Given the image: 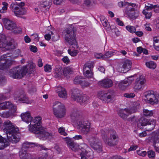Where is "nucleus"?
Masks as SVG:
<instances>
[{
	"instance_id": "f257e3e1",
	"label": "nucleus",
	"mask_w": 159,
	"mask_h": 159,
	"mask_svg": "<svg viewBox=\"0 0 159 159\" xmlns=\"http://www.w3.org/2000/svg\"><path fill=\"white\" fill-rule=\"evenodd\" d=\"M41 118L38 116L32 119L30 124L29 125V130L31 132L38 134V137L40 139L51 138L54 136L53 133H49L41 125Z\"/></svg>"
},
{
	"instance_id": "f03ea898",
	"label": "nucleus",
	"mask_w": 159,
	"mask_h": 159,
	"mask_svg": "<svg viewBox=\"0 0 159 159\" xmlns=\"http://www.w3.org/2000/svg\"><path fill=\"white\" fill-rule=\"evenodd\" d=\"M3 131L6 134L8 140L13 143H16L19 139L16 136L19 131L18 128H16L15 125L9 120L5 121L3 123Z\"/></svg>"
},
{
	"instance_id": "7ed1b4c3",
	"label": "nucleus",
	"mask_w": 159,
	"mask_h": 159,
	"mask_svg": "<svg viewBox=\"0 0 159 159\" xmlns=\"http://www.w3.org/2000/svg\"><path fill=\"white\" fill-rule=\"evenodd\" d=\"M75 30L73 26L69 25L63 31V33L64 34L66 41L71 45H75L77 43L76 40V35L75 33Z\"/></svg>"
},
{
	"instance_id": "20e7f679",
	"label": "nucleus",
	"mask_w": 159,
	"mask_h": 159,
	"mask_svg": "<svg viewBox=\"0 0 159 159\" xmlns=\"http://www.w3.org/2000/svg\"><path fill=\"white\" fill-rule=\"evenodd\" d=\"M53 113L58 118L64 117L66 114V109L64 104L58 102L53 103L52 106Z\"/></svg>"
},
{
	"instance_id": "39448f33",
	"label": "nucleus",
	"mask_w": 159,
	"mask_h": 159,
	"mask_svg": "<svg viewBox=\"0 0 159 159\" xmlns=\"http://www.w3.org/2000/svg\"><path fill=\"white\" fill-rule=\"evenodd\" d=\"M139 106V102H134L133 104V107L131 108L120 109L118 111V114L121 118L125 119L131 114L136 112Z\"/></svg>"
},
{
	"instance_id": "423d86ee",
	"label": "nucleus",
	"mask_w": 159,
	"mask_h": 159,
	"mask_svg": "<svg viewBox=\"0 0 159 159\" xmlns=\"http://www.w3.org/2000/svg\"><path fill=\"white\" fill-rule=\"evenodd\" d=\"M27 70L26 67H17L13 68L10 71V76L13 79H21L26 72Z\"/></svg>"
},
{
	"instance_id": "0eeeda50",
	"label": "nucleus",
	"mask_w": 159,
	"mask_h": 159,
	"mask_svg": "<svg viewBox=\"0 0 159 159\" xmlns=\"http://www.w3.org/2000/svg\"><path fill=\"white\" fill-rule=\"evenodd\" d=\"M145 100L150 104H157L159 102L158 94H155L154 92L152 90H149L144 93Z\"/></svg>"
},
{
	"instance_id": "6e6552de",
	"label": "nucleus",
	"mask_w": 159,
	"mask_h": 159,
	"mask_svg": "<svg viewBox=\"0 0 159 159\" xmlns=\"http://www.w3.org/2000/svg\"><path fill=\"white\" fill-rule=\"evenodd\" d=\"M10 9L14 13L15 15L19 17H21V16L25 14L26 12L25 9L23 7L20 8L16 2L12 3L10 5Z\"/></svg>"
},
{
	"instance_id": "1a4fd4ad",
	"label": "nucleus",
	"mask_w": 159,
	"mask_h": 159,
	"mask_svg": "<svg viewBox=\"0 0 159 159\" xmlns=\"http://www.w3.org/2000/svg\"><path fill=\"white\" fill-rule=\"evenodd\" d=\"M110 138H107L104 141L106 144L110 146H114L117 143V140L118 137L117 134L115 130L110 131Z\"/></svg>"
},
{
	"instance_id": "9d476101",
	"label": "nucleus",
	"mask_w": 159,
	"mask_h": 159,
	"mask_svg": "<svg viewBox=\"0 0 159 159\" xmlns=\"http://www.w3.org/2000/svg\"><path fill=\"white\" fill-rule=\"evenodd\" d=\"M146 80L144 76L141 75L136 79L134 84L133 88L135 92H138L143 89Z\"/></svg>"
},
{
	"instance_id": "9b49d317",
	"label": "nucleus",
	"mask_w": 159,
	"mask_h": 159,
	"mask_svg": "<svg viewBox=\"0 0 159 159\" xmlns=\"http://www.w3.org/2000/svg\"><path fill=\"white\" fill-rule=\"evenodd\" d=\"M115 97L114 92L113 91H111L102 94L99 96V98L104 102L108 103L112 101L114 99Z\"/></svg>"
},
{
	"instance_id": "f8f14e48",
	"label": "nucleus",
	"mask_w": 159,
	"mask_h": 159,
	"mask_svg": "<svg viewBox=\"0 0 159 159\" xmlns=\"http://www.w3.org/2000/svg\"><path fill=\"white\" fill-rule=\"evenodd\" d=\"M89 141L90 145L94 149L98 152L102 151V144L98 139L95 138L89 139Z\"/></svg>"
},
{
	"instance_id": "ddd939ff",
	"label": "nucleus",
	"mask_w": 159,
	"mask_h": 159,
	"mask_svg": "<svg viewBox=\"0 0 159 159\" xmlns=\"http://www.w3.org/2000/svg\"><path fill=\"white\" fill-rule=\"evenodd\" d=\"M79 129L83 134H86L90 131L91 124L88 121L79 122Z\"/></svg>"
},
{
	"instance_id": "4468645a",
	"label": "nucleus",
	"mask_w": 159,
	"mask_h": 159,
	"mask_svg": "<svg viewBox=\"0 0 159 159\" xmlns=\"http://www.w3.org/2000/svg\"><path fill=\"white\" fill-rule=\"evenodd\" d=\"M36 146L39 148V149L41 150H46L47 148L42 145H40L37 143H30L26 142L23 143L22 148V151L25 152V149H27L29 148Z\"/></svg>"
},
{
	"instance_id": "2eb2a0df",
	"label": "nucleus",
	"mask_w": 159,
	"mask_h": 159,
	"mask_svg": "<svg viewBox=\"0 0 159 159\" xmlns=\"http://www.w3.org/2000/svg\"><path fill=\"white\" fill-rule=\"evenodd\" d=\"M122 68L121 67L118 68V71L125 73L128 71L131 68L132 62L128 60H125L123 63Z\"/></svg>"
},
{
	"instance_id": "dca6fc26",
	"label": "nucleus",
	"mask_w": 159,
	"mask_h": 159,
	"mask_svg": "<svg viewBox=\"0 0 159 159\" xmlns=\"http://www.w3.org/2000/svg\"><path fill=\"white\" fill-rule=\"evenodd\" d=\"M6 55H4L0 57V69L3 70L8 68L9 65V60L7 59Z\"/></svg>"
},
{
	"instance_id": "f3484780",
	"label": "nucleus",
	"mask_w": 159,
	"mask_h": 159,
	"mask_svg": "<svg viewBox=\"0 0 159 159\" xmlns=\"http://www.w3.org/2000/svg\"><path fill=\"white\" fill-rule=\"evenodd\" d=\"M155 121L153 120H148L144 117H141L138 121V125H141L142 126H145L147 125H152V127L151 130L153 129L154 127Z\"/></svg>"
},
{
	"instance_id": "a211bd4d",
	"label": "nucleus",
	"mask_w": 159,
	"mask_h": 159,
	"mask_svg": "<svg viewBox=\"0 0 159 159\" xmlns=\"http://www.w3.org/2000/svg\"><path fill=\"white\" fill-rule=\"evenodd\" d=\"M65 141L67 145L72 151H76L80 149L78 145L74 142L71 139L67 138L65 139Z\"/></svg>"
},
{
	"instance_id": "6ab92c4d",
	"label": "nucleus",
	"mask_w": 159,
	"mask_h": 159,
	"mask_svg": "<svg viewBox=\"0 0 159 159\" xmlns=\"http://www.w3.org/2000/svg\"><path fill=\"white\" fill-rule=\"evenodd\" d=\"M5 28L7 30H12L16 27V24L13 21L8 19H4L3 20Z\"/></svg>"
},
{
	"instance_id": "aec40b11",
	"label": "nucleus",
	"mask_w": 159,
	"mask_h": 159,
	"mask_svg": "<svg viewBox=\"0 0 159 159\" xmlns=\"http://www.w3.org/2000/svg\"><path fill=\"white\" fill-rule=\"evenodd\" d=\"M14 97V99L16 100V102L17 101H19L23 103H29L28 98L25 94L23 93H16L15 94Z\"/></svg>"
},
{
	"instance_id": "412c9836",
	"label": "nucleus",
	"mask_w": 159,
	"mask_h": 159,
	"mask_svg": "<svg viewBox=\"0 0 159 159\" xmlns=\"http://www.w3.org/2000/svg\"><path fill=\"white\" fill-rule=\"evenodd\" d=\"M83 73L84 76L88 79L93 77V74L91 70L90 66L87 64L84 65L83 70Z\"/></svg>"
},
{
	"instance_id": "4be33fe9",
	"label": "nucleus",
	"mask_w": 159,
	"mask_h": 159,
	"mask_svg": "<svg viewBox=\"0 0 159 159\" xmlns=\"http://www.w3.org/2000/svg\"><path fill=\"white\" fill-rule=\"evenodd\" d=\"M52 2V0H43L39 5V7L43 11L48 9L50 7Z\"/></svg>"
},
{
	"instance_id": "5701e85b",
	"label": "nucleus",
	"mask_w": 159,
	"mask_h": 159,
	"mask_svg": "<svg viewBox=\"0 0 159 159\" xmlns=\"http://www.w3.org/2000/svg\"><path fill=\"white\" fill-rule=\"evenodd\" d=\"M98 84L105 88L111 87L113 85L112 81L109 79H106L99 81Z\"/></svg>"
},
{
	"instance_id": "b1692460",
	"label": "nucleus",
	"mask_w": 159,
	"mask_h": 159,
	"mask_svg": "<svg viewBox=\"0 0 159 159\" xmlns=\"http://www.w3.org/2000/svg\"><path fill=\"white\" fill-rule=\"evenodd\" d=\"M11 45V43H7L5 35L0 34V49L2 48H5L7 46Z\"/></svg>"
},
{
	"instance_id": "393cba45",
	"label": "nucleus",
	"mask_w": 159,
	"mask_h": 159,
	"mask_svg": "<svg viewBox=\"0 0 159 159\" xmlns=\"http://www.w3.org/2000/svg\"><path fill=\"white\" fill-rule=\"evenodd\" d=\"M127 14L131 19L134 20L139 16V13L138 11H135L134 8H132L127 11Z\"/></svg>"
},
{
	"instance_id": "a878e982",
	"label": "nucleus",
	"mask_w": 159,
	"mask_h": 159,
	"mask_svg": "<svg viewBox=\"0 0 159 159\" xmlns=\"http://www.w3.org/2000/svg\"><path fill=\"white\" fill-rule=\"evenodd\" d=\"M21 117L22 120L27 123L30 122L32 118L30 112L28 111L22 113Z\"/></svg>"
},
{
	"instance_id": "bb28decb",
	"label": "nucleus",
	"mask_w": 159,
	"mask_h": 159,
	"mask_svg": "<svg viewBox=\"0 0 159 159\" xmlns=\"http://www.w3.org/2000/svg\"><path fill=\"white\" fill-rule=\"evenodd\" d=\"M14 107L13 104L9 101L0 103V109H12Z\"/></svg>"
},
{
	"instance_id": "cd10ccee",
	"label": "nucleus",
	"mask_w": 159,
	"mask_h": 159,
	"mask_svg": "<svg viewBox=\"0 0 159 159\" xmlns=\"http://www.w3.org/2000/svg\"><path fill=\"white\" fill-rule=\"evenodd\" d=\"M57 91L60 97L64 98H67V93L64 88H62L61 86H59Z\"/></svg>"
},
{
	"instance_id": "c85d7f7f",
	"label": "nucleus",
	"mask_w": 159,
	"mask_h": 159,
	"mask_svg": "<svg viewBox=\"0 0 159 159\" xmlns=\"http://www.w3.org/2000/svg\"><path fill=\"white\" fill-rule=\"evenodd\" d=\"M81 115L80 112L77 109H74L70 114L71 119L73 120H77Z\"/></svg>"
},
{
	"instance_id": "c756f323",
	"label": "nucleus",
	"mask_w": 159,
	"mask_h": 159,
	"mask_svg": "<svg viewBox=\"0 0 159 159\" xmlns=\"http://www.w3.org/2000/svg\"><path fill=\"white\" fill-rule=\"evenodd\" d=\"M80 92L78 89L73 88L72 90L71 97L73 100L75 101L80 95Z\"/></svg>"
},
{
	"instance_id": "7c9ffc66",
	"label": "nucleus",
	"mask_w": 159,
	"mask_h": 159,
	"mask_svg": "<svg viewBox=\"0 0 159 159\" xmlns=\"http://www.w3.org/2000/svg\"><path fill=\"white\" fill-rule=\"evenodd\" d=\"M111 130H114L112 129H102L101 130V133L102 138L104 141L107 138L108 135L110 134V131Z\"/></svg>"
},
{
	"instance_id": "2f4dec72",
	"label": "nucleus",
	"mask_w": 159,
	"mask_h": 159,
	"mask_svg": "<svg viewBox=\"0 0 159 159\" xmlns=\"http://www.w3.org/2000/svg\"><path fill=\"white\" fill-rule=\"evenodd\" d=\"M9 145V143L6 139L0 135V149H3Z\"/></svg>"
},
{
	"instance_id": "473e14b6",
	"label": "nucleus",
	"mask_w": 159,
	"mask_h": 159,
	"mask_svg": "<svg viewBox=\"0 0 159 159\" xmlns=\"http://www.w3.org/2000/svg\"><path fill=\"white\" fill-rule=\"evenodd\" d=\"M55 76L56 78L61 77L64 75L63 70H62L61 68L59 67L56 68L55 71Z\"/></svg>"
},
{
	"instance_id": "72a5a7b5",
	"label": "nucleus",
	"mask_w": 159,
	"mask_h": 159,
	"mask_svg": "<svg viewBox=\"0 0 159 159\" xmlns=\"http://www.w3.org/2000/svg\"><path fill=\"white\" fill-rule=\"evenodd\" d=\"M127 82V81H126L125 80L121 81L118 84L119 87L121 90H125L126 88L129 85Z\"/></svg>"
},
{
	"instance_id": "f704fd0d",
	"label": "nucleus",
	"mask_w": 159,
	"mask_h": 159,
	"mask_svg": "<svg viewBox=\"0 0 159 159\" xmlns=\"http://www.w3.org/2000/svg\"><path fill=\"white\" fill-rule=\"evenodd\" d=\"M87 100V98L86 95H82L81 94L79 98H78L75 101L80 102L82 105Z\"/></svg>"
},
{
	"instance_id": "c9c22d12",
	"label": "nucleus",
	"mask_w": 159,
	"mask_h": 159,
	"mask_svg": "<svg viewBox=\"0 0 159 159\" xmlns=\"http://www.w3.org/2000/svg\"><path fill=\"white\" fill-rule=\"evenodd\" d=\"M145 65L148 68L152 69H154L157 66L156 63L152 61L146 62Z\"/></svg>"
},
{
	"instance_id": "e433bc0d",
	"label": "nucleus",
	"mask_w": 159,
	"mask_h": 159,
	"mask_svg": "<svg viewBox=\"0 0 159 159\" xmlns=\"http://www.w3.org/2000/svg\"><path fill=\"white\" fill-rule=\"evenodd\" d=\"M20 156L21 159H28L30 157L31 155L25 151L23 152V151H21L20 153Z\"/></svg>"
},
{
	"instance_id": "4c0bfd02",
	"label": "nucleus",
	"mask_w": 159,
	"mask_h": 159,
	"mask_svg": "<svg viewBox=\"0 0 159 159\" xmlns=\"http://www.w3.org/2000/svg\"><path fill=\"white\" fill-rule=\"evenodd\" d=\"M158 133H159V129L158 130ZM153 146L156 151L159 152V137L154 139Z\"/></svg>"
},
{
	"instance_id": "58836bf2",
	"label": "nucleus",
	"mask_w": 159,
	"mask_h": 159,
	"mask_svg": "<svg viewBox=\"0 0 159 159\" xmlns=\"http://www.w3.org/2000/svg\"><path fill=\"white\" fill-rule=\"evenodd\" d=\"M63 70L64 75L67 76L68 75L72 73L73 71V69L72 68L70 67H67L65 68Z\"/></svg>"
},
{
	"instance_id": "ea45409f",
	"label": "nucleus",
	"mask_w": 159,
	"mask_h": 159,
	"mask_svg": "<svg viewBox=\"0 0 159 159\" xmlns=\"http://www.w3.org/2000/svg\"><path fill=\"white\" fill-rule=\"evenodd\" d=\"M153 46L156 50L159 51V39H158L157 37L153 38Z\"/></svg>"
},
{
	"instance_id": "a19ab883",
	"label": "nucleus",
	"mask_w": 159,
	"mask_h": 159,
	"mask_svg": "<svg viewBox=\"0 0 159 159\" xmlns=\"http://www.w3.org/2000/svg\"><path fill=\"white\" fill-rule=\"evenodd\" d=\"M114 55V52L112 51H108L106 52L102 56V59L106 60L109 58Z\"/></svg>"
},
{
	"instance_id": "79ce46f5",
	"label": "nucleus",
	"mask_w": 159,
	"mask_h": 159,
	"mask_svg": "<svg viewBox=\"0 0 159 159\" xmlns=\"http://www.w3.org/2000/svg\"><path fill=\"white\" fill-rule=\"evenodd\" d=\"M142 13L144 15L146 19H150L152 15V12H149L148 11L146 10H143V11Z\"/></svg>"
},
{
	"instance_id": "37998d69",
	"label": "nucleus",
	"mask_w": 159,
	"mask_h": 159,
	"mask_svg": "<svg viewBox=\"0 0 159 159\" xmlns=\"http://www.w3.org/2000/svg\"><path fill=\"white\" fill-rule=\"evenodd\" d=\"M82 79L81 77L80 76H77L75 77L74 80V82L75 84H80L81 85L82 82Z\"/></svg>"
},
{
	"instance_id": "c03bdc74",
	"label": "nucleus",
	"mask_w": 159,
	"mask_h": 159,
	"mask_svg": "<svg viewBox=\"0 0 159 159\" xmlns=\"http://www.w3.org/2000/svg\"><path fill=\"white\" fill-rule=\"evenodd\" d=\"M143 114L145 116H151L153 115V112L152 111H149L147 109H144Z\"/></svg>"
},
{
	"instance_id": "a18cd8bd",
	"label": "nucleus",
	"mask_w": 159,
	"mask_h": 159,
	"mask_svg": "<svg viewBox=\"0 0 159 159\" xmlns=\"http://www.w3.org/2000/svg\"><path fill=\"white\" fill-rule=\"evenodd\" d=\"M126 29L129 32L131 33L135 32L136 29L134 27L130 25H127L126 27Z\"/></svg>"
},
{
	"instance_id": "49530a36",
	"label": "nucleus",
	"mask_w": 159,
	"mask_h": 159,
	"mask_svg": "<svg viewBox=\"0 0 159 159\" xmlns=\"http://www.w3.org/2000/svg\"><path fill=\"white\" fill-rule=\"evenodd\" d=\"M68 52L69 54L71 56L75 57L76 56L78 53V52L77 50H73L72 51L71 49H69Z\"/></svg>"
},
{
	"instance_id": "de8ad7c7",
	"label": "nucleus",
	"mask_w": 159,
	"mask_h": 159,
	"mask_svg": "<svg viewBox=\"0 0 159 159\" xmlns=\"http://www.w3.org/2000/svg\"><path fill=\"white\" fill-rule=\"evenodd\" d=\"M11 31L15 34H19L21 32L22 29L20 27H17L16 25V27Z\"/></svg>"
},
{
	"instance_id": "09e8293b",
	"label": "nucleus",
	"mask_w": 159,
	"mask_h": 159,
	"mask_svg": "<svg viewBox=\"0 0 159 159\" xmlns=\"http://www.w3.org/2000/svg\"><path fill=\"white\" fill-rule=\"evenodd\" d=\"M148 5L145 6V9L143 10H146V11H149L152 10L153 9L154 7H156L155 6H154V5L149 3H148Z\"/></svg>"
},
{
	"instance_id": "8fccbe9b",
	"label": "nucleus",
	"mask_w": 159,
	"mask_h": 159,
	"mask_svg": "<svg viewBox=\"0 0 159 159\" xmlns=\"http://www.w3.org/2000/svg\"><path fill=\"white\" fill-rule=\"evenodd\" d=\"M59 133L61 134H62L64 136L67 135V134L65 132L64 128L63 127H60L58 129Z\"/></svg>"
},
{
	"instance_id": "3c124183",
	"label": "nucleus",
	"mask_w": 159,
	"mask_h": 159,
	"mask_svg": "<svg viewBox=\"0 0 159 159\" xmlns=\"http://www.w3.org/2000/svg\"><path fill=\"white\" fill-rule=\"evenodd\" d=\"M148 155L149 158H153L155 156V153L152 150L149 151L148 152Z\"/></svg>"
},
{
	"instance_id": "603ef678",
	"label": "nucleus",
	"mask_w": 159,
	"mask_h": 159,
	"mask_svg": "<svg viewBox=\"0 0 159 159\" xmlns=\"http://www.w3.org/2000/svg\"><path fill=\"white\" fill-rule=\"evenodd\" d=\"M54 35L53 32L51 31L49 34H47L44 35L45 39L47 40H49L51 39L52 35Z\"/></svg>"
},
{
	"instance_id": "864d4df0",
	"label": "nucleus",
	"mask_w": 159,
	"mask_h": 159,
	"mask_svg": "<svg viewBox=\"0 0 159 159\" xmlns=\"http://www.w3.org/2000/svg\"><path fill=\"white\" fill-rule=\"evenodd\" d=\"M82 152H81L80 156L81 159H87L88 157L86 155V150L84 151L82 150Z\"/></svg>"
},
{
	"instance_id": "5fc2aeb1",
	"label": "nucleus",
	"mask_w": 159,
	"mask_h": 159,
	"mask_svg": "<svg viewBox=\"0 0 159 159\" xmlns=\"http://www.w3.org/2000/svg\"><path fill=\"white\" fill-rule=\"evenodd\" d=\"M124 96L127 98H131L135 96V94L134 93H125L124 94Z\"/></svg>"
},
{
	"instance_id": "6e6d98bb",
	"label": "nucleus",
	"mask_w": 159,
	"mask_h": 159,
	"mask_svg": "<svg viewBox=\"0 0 159 159\" xmlns=\"http://www.w3.org/2000/svg\"><path fill=\"white\" fill-rule=\"evenodd\" d=\"M86 155L88 158H89L90 159H92L93 158V152L92 150H90L87 152H86Z\"/></svg>"
},
{
	"instance_id": "4d7b16f0",
	"label": "nucleus",
	"mask_w": 159,
	"mask_h": 159,
	"mask_svg": "<svg viewBox=\"0 0 159 159\" xmlns=\"http://www.w3.org/2000/svg\"><path fill=\"white\" fill-rule=\"evenodd\" d=\"M31 39L34 41L37 42L39 40V38L37 34H33L31 36Z\"/></svg>"
},
{
	"instance_id": "13d9d810",
	"label": "nucleus",
	"mask_w": 159,
	"mask_h": 159,
	"mask_svg": "<svg viewBox=\"0 0 159 159\" xmlns=\"http://www.w3.org/2000/svg\"><path fill=\"white\" fill-rule=\"evenodd\" d=\"M134 76H130L129 77H128L126 79H125V80H126V81H127L128 82V84L129 85L134 80Z\"/></svg>"
},
{
	"instance_id": "bf43d9fd",
	"label": "nucleus",
	"mask_w": 159,
	"mask_h": 159,
	"mask_svg": "<svg viewBox=\"0 0 159 159\" xmlns=\"http://www.w3.org/2000/svg\"><path fill=\"white\" fill-rule=\"evenodd\" d=\"M137 152L138 155L142 157H144L146 155L147 152L145 151H141V150H137Z\"/></svg>"
},
{
	"instance_id": "052dcab7",
	"label": "nucleus",
	"mask_w": 159,
	"mask_h": 159,
	"mask_svg": "<svg viewBox=\"0 0 159 159\" xmlns=\"http://www.w3.org/2000/svg\"><path fill=\"white\" fill-rule=\"evenodd\" d=\"M52 70L51 66L50 65H46L44 66V70L45 72H51Z\"/></svg>"
},
{
	"instance_id": "680f3d73",
	"label": "nucleus",
	"mask_w": 159,
	"mask_h": 159,
	"mask_svg": "<svg viewBox=\"0 0 159 159\" xmlns=\"http://www.w3.org/2000/svg\"><path fill=\"white\" fill-rule=\"evenodd\" d=\"M51 37L52 38V40L53 41H56L57 40L59 39V35L57 34L54 35H52Z\"/></svg>"
},
{
	"instance_id": "e2e57ef3",
	"label": "nucleus",
	"mask_w": 159,
	"mask_h": 159,
	"mask_svg": "<svg viewBox=\"0 0 159 159\" xmlns=\"http://www.w3.org/2000/svg\"><path fill=\"white\" fill-rule=\"evenodd\" d=\"M30 51L34 52H36L38 51L37 47L31 45L30 46Z\"/></svg>"
},
{
	"instance_id": "0e129e2a",
	"label": "nucleus",
	"mask_w": 159,
	"mask_h": 159,
	"mask_svg": "<svg viewBox=\"0 0 159 159\" xmlns=\"http://www.w3.org/2000/svg\"><path fill=\"white\" fill-rule=\"evenodd\" d=\"M81 85L83 87H85L89 86L90 84V83L88 82L84 81H82V82L81 83Z\"/></svg>"
},
{
	"instance_id": "69168bd1",
	"label": "nucleus",
	"mask_w": 159,
	"mask_h": 159,
	"mask_svg": "<svg viewBox=\"0 0 159 159\" xmlns=\"http://www.w3.org/2000/svg\"><path fill=\"white\" fill-rule=\"evenodd\" d=\"M62 60L63 62L67 64L70 62L69 59L67 56L64 57Z\"/></svg>"
},
{
	"instance_id": "338daca9",
	"label": "nucleus",
	"mask_w": 159,
	"mask_h": 159,
	"mask_svg": "<svg viewBox=\"0 0 159 159\" xmlns=\"http://www.w3.org/2000/svg\"><path fill=\"white\" fill-rule=\"evenodd\" d=\"M137 146L136 145H134L131 146L130 147L128 151H134L137 149Z\"/></svg>"
},
{
	"instance_id": "774afa93",
	"label": "nucleus",
	"mask_w": 159,
	"mask_h": 159,
	"mask_svg": "<svg viewBox=\"0 0 159 159\" xmlns=\"http://www.w3.org/2000/svg\"><path fill=\"white\" fill-rule=\"evenodd\" d=\"M116 21L118 25L121 26H123L124 25L123 22L121 21L119 18L116 19Z\"/></svg>"
}]
</instances>
